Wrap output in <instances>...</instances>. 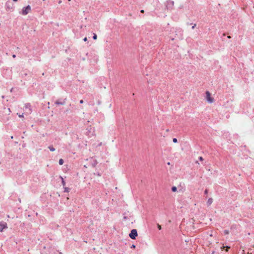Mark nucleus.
Returning a JSON list of instances; mask_svg holds the SVG:
<instances>
[{"label": "nucleus", "mask_w": 254, "mask_h": 254, "mask_svg": "<svg viewBox=\"0 0 254 254\" xmlns=\"http://www.w3.org/2000/svg\"><path fill=\"white\" fill-rule=\"evenodd\" d=\"M174 5V1L171 0H167L165 3V6L167 9L171 10L173 8Z\"/></svg>", "instance_id": "nucleus-1"}, {"label": "nucleus", "mask_w": 254, "mask_h": 254, "mask_svg": "<svg viewBox=\"0 0 254 254\" xmlns=\"http://www.w3.org/2000/svg\"><path fill=\"white\" fill-rule=\"evenodd\" d=\"M30 10L31 7L29 5H28L25 7H23L21 12V14L23 15H27L30 12Z\"/></svg>", "instance_id": "nucleus-2"}, {"label": "nucleus", "mask_w": 254, "mask_h": 254, "mask_svg": "<svg viewBox=\"0 0 254 254\" xmlns=\"http://www.w3.org/2000/svg\"><path fill=\"white\" fill-rule=\"evenodd\" d=\"M137 236V232L136 229H132L129 234V237L132 240H135Z\"/></svg>", "instance_id": "nucleus-3"}, {"label": "nucleus", "mask_w": 254, "mask_h": 254, "mask_svg": "<svg viewBox=\"0 0 254 254\" xmlns=\"http://www.w3.org/2000/svg\"><path fill=\"white\" fill-rule=\"evenodd\" d=\"M206 98L207 102L209 103H212L214 102V98L211 97V94L208 91L206 92Z\"/></svg>", "instance_id": "nucleus-4"}, {"label": "nucleus", "mask_w": 254, "mask_h": 254, "mask_svg": "<svg viewBox=\"0 0 254 254\" xmlns=\"http://www.w3.org/2000/svg\"><path fill=\"white\" fill-rule=\"evenodd\" d=\"M66 98L59 99L55 101V104L57 105H64L65 104Z\"/></svg>", "instance_id": "nucleus-5"}, {"label": "nucleus", "mask_w": 254, "mask_h": 254, "mask_svg": "<svg viewBox=\"0 0 254 254\" xmlns=\"http://www.w3.org/2000/svg\"><path fill=\"white\" fill-rule=\"evenodd\" d=\"M5 6L7 9H10L12 8L13 4L9 1H7L5 3Z\"/></svg>", "instance_id": "nucleus-6"}, {"label": "nucleus", "mask_w": 254, "mask_h": 254, "mask_svg": "<svg viewBox=\"0 0 254 254\" xmlns=\"http://www.w3.org/2000/svg\"><path fill=\"white\" fill-rule=\"evenodd\" d=\"M98 164V162L96 160L94 159L91 162L90 164L92 167H95L97 164Z\"/></svg>", "instance_id": "nucleus-7"}, {"label": "nucleus", "mask_w": 254, "mask_h": 254, "mask_svg": "<svg viewBox=\"0 0 254 254\" xmlns=\"http://www.w3.org/2000/svg\"><path fill=\"white\" fill-rule=\"evenodd\" d=\"M6 224L0 223V232H2L3 230L6 227Z\"/></svg>", "instance_id": "nucleus-8"}, {"label": "nucleus", "mask_w": 254, "mask_h": 254, "mask_svg": "<svg viewBox=\"0 0 254 254\" xmlns=\"http://www.w3.org/2000/svg\"><path fill=\"white\" fill-rule=\"evenodd\" d=\"M230 249V247L227 246H223L222 247H221V249L222 251L225 250V251L226 252H228Z\"/></svg>", "instance_id": "nucleus-9"}, {"label": "nucleus", "mask_w": 254, "mask_h": 254, "mask_svg": "<svg viewBox=\"0 0 254 254\" xmlns=\"http://www.w3.org/2000/svg\"><path fill=\"white\" fill-rule=\"evenodd\" d=\"M213 202V199L212 198H209L207 201V204L208 206L210 205Z\"/></svg>", "instance_id": "nucleus-10"}, {"label": "nucleus", "mask_w": 254, "mask_h": 254, "mask_svg": "<svg viewBox=\"0 0 254 254\" xmlns=\"http://www.w3.org/2000/svg\"><path fill=\"white\" fill-rule=\"evenodd\" d=\"M30 107H31V106H30V104H29V103H27V104H26L25 105V107H26V108H29L30 113H31V111H32V110H31V109L30 108Z\"/></svg>", "instance_id": "nucleus-11"}, {"label": "nucleus", "mask_w": 254, "mask_h": 254, "mask_svg": "<svg viewBox=\"0 0 254 254\" xmlns=\"http://www.w3.org/2000/svg\"><path fill=\"white\" fill-rule=\"evenodd\" d=\"M60 178L62 180V185L63 186V187H64L65 186V182L64 178L62 176H60Z\"/></svg>", "instance_id": "nucleus-12"}, {"label": "nucleus", "mask_w": 254, "mask_h": 254, "mask_svg": "<svg viewBox=\"0 0 254 254\" xmlns=\"http://www.w3.org/2000/svg\"><path fill=\"white\" fill-rule=\"evenodd\" d=\"M48 148L51 151H54L55 150V148L52 145L49 146Z\"/></svg>", "instance_id": "nucleus-13"}, {"label": "nucleus", "mask_w": 254, "mask_h": 254, "mask_svg": "<svg viewBox=\"0 0 254 254\" xmlns=\"http://www.w3.org/2000/svg\"><path fill=\"white\" fill-rule=\"evenodd\" d=\"M171 190L173 192H176L177 190V188L175 186H173L171 188Z\"/></svg>", "instance_id": "nucleus-14"}, {"label": "nucleus", "mask_w": 254, "mask_h": 254, "mask_svg": "<svg viewBox=\"0 0 254 254\" xmlns=\"http://www.w3.org/2000/svg\"><path fill=\"white\" fill-rule=\"evenodd\" d=\"M64 192H68L69 191L70 189L67 187H64Z\"/></svg>", "instance_id": "nucleus-15"}, {"label": "nucleus", "mask_w": 254, "mask_h": 254, "mask_svg": "<svg viewBox=\"0 0 254 254\" xmlns=\"http://www.w3.org/2000/svg\"><path fill=\"white\" fill-rule=\"evenodd\" d=\"M64 161L63 159H60L59 161V163L60 165H62L64 164Z\"/></svg>", "instance_id": "nucleus-16"}, {"label": "nucleus", "mask_w": 254, "mask_h": 254, "mask_svg": "<svg viewBox=\"0 0 254 254\" xmlns=\"http://www.w3.org/2000/svg\"><path fill=\"white\" fill-rule=\"evenodd\" d=\"M224 233L225 235H228L229 234V231L228 230H225L224 231Z\"/></svg>", "instance_id": "nucleus-17"}, {"label": "nucleus", "mask_w": 254, "mask_h": 254, "mask_svg": "<svg viewBox=\"0 0 254 254\" xmlns=\"http://www.w3.org/2000/svg\"><path fill=\"white\" fill-rule=\"evenodd\" d=\"M97 38V36L96 34L94 33V35H93V39L94 40H96Z\"/></svg>", "instance_id": "nucleus-18"}, {"label": "nucleus", "mask_w": 254, "mask_h": 254, "mask_svg": "<svg viewBox=\"0 0 254 254\" xmlns=\"http://www.w3.org/2000/svg\"><path fill=\"white\" fill-rule=\"evenodd\" d=\"M173 142L174 143H177V142H178V140H177V138H173Z\"/></svg>", "instance_id": "nucleus-19"}, {"label": "nucleus", "mask_w": 254, "mask_h": 254, "mask_svg": "<svg viewBox=\"0 0 254 254\" xmlns=\"http://www.w3.org/2000/svg\"><path fill=\"white\" fill-rule=\"evenodd\" d=\"M94 174L96 175H97L98 176H101V174L99 172H97L96 173H95Z\"/></svg>", "instance_id": "nucleus-20"}, {"label": "nucleus", "mask_w": 254, "mask_h": 254, "mask_svg": "<svg viewBox=\"0 0 254 254\" xmlns=\"http://www.w3.org/2000/svg\"><path fill=\"white\" fill-rule=\"evenodd\" d=\"M157 228L159 230H161V225H160L159 224H157Z\"/></svg>", "instance_id": "nucleus-21"}, {"label": "nucleus", "mask_w": 254, "mask_h": 254, "mask_svg": "<svg viewBox=\"0 0 254 254\" xmlns=\"http://www.w3.org/2000/svg\"><path fill=\"white\" fill-rule=\"evenodd\" d=\"M130 248L131 249H135V245L132 244L131 246H130Z\"/></svg>", "instance_id": "nucleus-22"}, {"label": "nucleus", "mask_w": 254, "mask_h": 254, "mask_svg": "<svg viewBox=\"0 0 254 254\" xmlns=\"http://www.w3.org/2000/svg\"><path fill=\"white\" fill-rule=\"evenodd\" d=\"M198 159H199V160L200 161H203V157H201V156H199V158H198Z\"/></svg>", "instance_id": "nucleus-23"}, {"label": "nucleus", "mask_w": 254, "mask_h": 254, "mask_svg": "<svg viewBox=\"0 0 254 254\" xmlns=\"http://www.w3.org/2000/svg\"><path fill=\"white\" fill-rule=\"evenodd\" d=\"M207 193H208V190L207 189H206L204 190V194H207Z\"/></svg>", "instance_id": "nucleus-24"}, {"label": "nucleus", "mask_w": 254, "mask_h": 254, "mask_svg": "<svg viewBox=\"0 0 254 254\" xmlns=\"http://www.w3.org/2000/svg\"><path fill=\"white\" fill-rule=\"evenodd\" d=\"M196 24H194L191 27L192 29H194L195 27L196 26Z\"/></svg>", "instance_id": "nucleus-25"}, {"label": "nucleus", "mask_w": 254, "mask_h": 254, "mask_svg": "<svg viewBox=\"0 0 254 254\" xmlns=\"http://www.w3.org/2000/svg\"><path fill=\"white\" fill-rule=\"evenodd\" d=\"M101 103V102L100 100H98V102H97L98 105H100Z\"/></svg>", "instance_id": "nucleus-26"}, {"label": "nucleus", "mask_w": 254, "mask_h": 254, "mask_svg": "<svg viewBox=\"0 0 254 254\" xmlns=\"http://www.w3.org/2000/svg\"><path fill=\"white\" fill-rule=\"evenodd\" d=\"M83 40H84V41H85V42H86V41H87V37H85V38L83 39Z\"/></svg>", "instance_id": "nucleus-27"}, {"label": "nucleus", "mask_w": 254, "mask_h": 254, "mask_svg": "<svg viewBox=\"0 0 254 254\" xmlns=\"http://www.w3.org/2000/svg\"><path fill=\"white\" fill-rule=\"evenodd\" d=\"M83 102H84V101H83V100H81L80 101V104H83Z\"/></svg>", "instance_id": "nucleus-28"}, {"label": "nucleus", "mask_w": 254, "mask_h": 254, "mask_svg": "<svg viewBox=\"0 0 254 254\" xmlns=\"http://www.w3.org/2000/svg\"><path fill=\"white\" fill-rule=\"evenodd\" d=\"M124 220H126V219H127V216H124Z\"/></svg>", "instance_id": "nucleus-29"}, {"label": "nucleus", "mask_w": 254, "mask_h": 254, "mask_svg": "<svg viewBox=\"0 0 254 254\" xmlns=\"http://www.w3.org/2000/svg\"><path fill=\"white\" fill-rule=\"evenodd\" d=\"M12 57H13V58H15L16 57V55H14V54H13V55H12Z\"/></svg>", "instance_id": "nucleus-30"}, {"label": "nucleus", "mask_w": 254, "mask_h": 254, "mask_svg": "<svg viewBox=\"0 0 254 254\" xmlns=\"http://www.w3.org/2000/svg\"><path fill=\"white\" fill-rule=\"evenodd\" d=\"M140 12H141V13H143V12H144V10H141L140 11Z\"/></svg>", "instance_id": "nucleus-31"}, {"label": "nucleus", "mask_w": 254, "mask_h": 254, "mask_svg": "<svg viewBox=\"0 0 254 254\" xmlns=\"http://www.w3.org/2000/svg\"><path fill=\"white\" fill-rule=\"evenodd\" d=\"M19 117H23V115H19Z\"/></svg>", "instance_id": "nucleus-32"}, {"label": "nucleus", "mask_w": 254, "mask_h": 254, "mask_svg": "<svg viewBox=\"0 0 254 254\" xmlns=\"http://www.w3.org/2000/svg\"><path fill=\"white\" fill-rule=\"evenodd\" d=\"M62 2V0H59V3H61Z\"/></svg>", "instance_id": "nucleus-33"}, {"label": "nucleus", "mask_w": 254, "mask_h": 254, "mask_svg": "<svg viewBox=\"0 0 254 254\" xmlns=\"http://www.w3.org/2000/svg\"><path fill=\"white\" fill-rule=\"evenodd\" d=\"M214 253H215V252L213 251L212 253V254H214Z\"/></svg>", "instance_id": "nucleus-34"}, {"label": "nucleus", "mask_w": 254, "mask_h": 254, "mask_svg": "<svg viewBox=\"0 0 254 254\" xmlns=\"http://www.w3.org/2000/svg\"><path fill=\"white\" fill-rule=\"evenodd\" d=\"M17 0H13V1H15V2L17 1Z\"/></svg>", "instance_id": "nucleus-35"}, {"label": "nucleus", "mask_w": 254, "mask_h": 254, "mask_svg": "<svg viewBox=\"0 0 254 254\" xmlns=\"http://www.w3.org/2000/svg\"><path fill=\"white\" fill-rule=\"evenodd\" d=\"M228 38H231V36H228Z\"/></svg>", "instance_id": "nucleus-36"}]
</instances>
